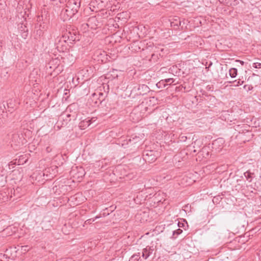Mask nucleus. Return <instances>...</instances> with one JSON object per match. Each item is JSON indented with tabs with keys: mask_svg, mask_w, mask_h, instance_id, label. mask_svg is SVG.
Here are the masks:
<instances>
[{
	"mask_svg": "<svg viewBox=\"0 0 261 261\" xmlns=\"http://www.w3.org/2000/svg\"><path fill=\"white\" fill-rule=\"evenodd\" d=\"M97 97V95L96 94V93H94L92 94V98H93V99H96Z\"/></svg>",
	"mask_w": 261,
	"mask_h": 261,
	"instance_id": "31",
	"label": "nucleus"
},
{
	"mask_svg": "<svg viewBox=\"0 0 261 261\" xmlns=\"http://www.w3.org/2000/svg\"><path fill=\"white\" fill-rule=\"evenodd\" d=\"M243 83L244 81H241V80H239L238 81L236 80L232 82H230V83H233L235 86H239V85H241L243 84Z\"/></svg>",
	"mask_w": 261,
	"mask_h": 261,
	"instance_id": "23",
	"label": "nucleus"
},
{
	"mask_svg": "<svg viewBox=\"0 0 261 261\" xmlns=\"http://www.w3.org/2000/svg\"><path fill=\"white\" fill-rule=\"evenodd\" d=\"M2 115V114H0V126H1L2 123V122H3L2 119V118H1V115Z\"/></svg>",
	"mask_w": 261,
	"mask_h": 261,
	"instance_id": "35",
	"label": "nucleus"
},
{
	"mask_svg": "<svg viewBox=\"0 0 261 261\" xmlns=\"http://www.w3.org/2000/svg\"><path fill=\"white\" fill-rule=\"evenodd\" d=\"M225 143V140L222 138H219L215 140L212 143V145L215 147H222Z\"/></svg>",
	"mask_w": 261,
	"mask_h": 261,
	"instance_id": "13",
	"label": "nucleus"
},
{
	"mask_svg": "<svg viewBox=\"0 0 261 261\" xmlns=\"http://www.w3.org/2000/svg\"><path fill=\"white\" fill-rule=\"evenodd\" d=\"M178 227H182L184 226V224L182 223H180V222H178Z\"/></svg>",
	"mask_w": 261,
	"mask_h": 261,
	"instance_id": "34",
	"label": "nucleus"
},
{
	"mask_svg": "<svg viewBox=\"0 0 261 261\" xmlns=\"http://www.w3.org/2000/svg\"><path fill=\"white\" fill-rule=\"evenodd\" d=\"M253 66L255 68L260 69L261 68V63H253Z\"/></svg>",
	"mask_w": 261,
	"mask_h": 261,
	"instance_id": "27",
	"label": "nucleus"
},
{
	"mask_svg": "<svg viewBox=\"0 0 261 261\" xmlns=\"http://www.w3.org/2000/svg\"><path fill=\"white\" fill-rule=\"evenodd\" d=\"M67 110H68H68H69L70 111H73V109H71V110H68V109H67Z\"/></svg>",
	"mask_w": 261,
	"mask_h": 261,
	"instance_id": "42",
	"label": "nucleus"
},
{
	"mask_svg": "<svg viewBox=\"0 0 261 261\" xmlns=\"http://www.w3.org/2000/svg\"><path fill=\"white\" fill-rule=\"evenodd\" d=\"M62 38L70 41L79 40V35L76 34V31L74 30L66 31V32L62 35Z\"/></svg>",
	"mask_w": 261,
	"mask_h": 261,
	"instance_id": "2",
	"label": "nucleus"
},
{
	"mask_svg": "<svg viewBox=\"0 0 261 261\" xmlns=\"http://www.w3.org/2000/svg\"><path fill=\"white\" fill-rule=\"evenodd\" d=\"M156 86L158 88H161L162 86H163V84H159V82L156 84Z\"/></svg>",
	"mask_w": 261,
	"mask_h": 261,
	"instance_id": "33",
	"label": "nucleus"
},
{
	"mask_svg": "<svg viewBox=\"0 0 261 261\" xmlns=\"http://www.w3.org/2000/svg\"><path fill=\"white\" fill-rule=\"evenodd\" d=\"M73 173H79V175L78 176V177H83L85 175L84 169L82 167H76L75 168H73L71 171V175L72 176H73Z\"/></svg>",
	"mask_w": 261,
	"mask_h": 261,
	"instance_id": "10",
	"label": "nucleus"
},
{
	"mask_svg": "<svg viewBox=\"0 0 261 261\" xmlns=\"http://www.w3.org/2000/svg\"><path fill=\"white\" fill-rule=\"evenodd\" d=\"M99 97L98 98V101H96L95 102V104H97L98 103H101L104 100L103 94L101 92H99Z\"/></svg>",
	"mask_w": 261,
	"mask_h": 261,
	"instance_id": "21",
	"label": "nucleus"
},
{
	"mask_svg": "<svg viewBox=\"0 0 261 261\" xmlns=\"http://www.w3.org/2000/svg\"><path fill=\"white\" fill-rule=\"evenodd\" d=\"M0 258H1L2 261H9L8 257L7 254L0 253Z\"/></svg>",
	"mask_w": 261,
	"mask_h": 261,
	"instance_id": "25",
	"label": "nucleus"
},
{
	"mask_svg": "<svg viewBox=\"0 0 261 261\" xmlns=\"http://www.w3.org/2000/svg\"><path fill=\"white\" fill-rule=\"evenodd\" d=\"M207 148H202V149L198 151V156L202 155L204 158H207L210 155L209 151L206 149Z\"/></svg>",
	"mask_w": 261,
	"mask_h": 261,
	"instance_id": "15",
	"label": "nucleus"
},
{
	"mask_svg": "<svg viewBox=\"0 0 261 261\" xmlns=\"http://www.w3.org/2000/svg\"><path fill=\"white\" fill-rule=\"evenodd\" d=\"M43 17L42 15L39 16L37 18V21L40 23L39 26H40V29L37 30V34H39V36H41L42 35V28L45 29L47 27V25L48 24V20L47 19H45V21L42 23L43 21Z\"/></svg>",
	"mask_w": 261,
	"mask_h": 261,
	"instance_id": "4",
	"label": "nucleus"
},
{
	"mask_svg": "<svg viewBox=\"0 0 261 261\" xmlns=\"http://www.w3.org/2000/svg\"><path fill=\"white\" fill-rule=\"evenodd\" d=\"M66 7L68 8L72 12V14L74 15L78 11L80 8V5H76V6H73V1H69Z\"/></svg>",
	"mask_w": 261,
	"mask_h": 261,
	"instance_id": "9",
	"label": "nucleus"
},
{
	"mask_svg": "<svg viewBox=\"0 0 261 261\" xmlns=\"http://www.w3.org/2000/svg\"><path fill=\"white\" fill-rule=\"evenodd\" d=\"M0 261H2L1 258H0Z\"/></svg>",
	"mask_w": 261,
	"mask_h": 261,
	"instance_id": "43",
	"label": "nucleus"
},
{
	"mask_svg": "<svg viewBox=\"0 0 261 261\" xmlns=\"http://www.w3.org/2000/svg\"><path fill=\"white\" fill-rule=\"evenodd\" d=\"M160 152L158 150L147 149L143 151V156L146 161L153 162L160 156Z\"/></svg>",
	"mask_w": 261,
	"mask_h": 261,
	"instance_id": "1",
	"label": "nucleus"
},
{
	"mask_svg": "<svg viewBox=\"0 0 261 261\" xmlns=\"http://www.w3.org/2000/svg\"><path fill=\"white\" fill-rule=\"evenodd\" d=\"M100 217L99 216H96L95 218H91V219H88L87 220L85 223L86 224H91L93 222H94L95 220H96L97 219L99 218Z\"/></svg>",
	"mask_w": 261,
	"mask_h": 261,
	"instance_id": "24",
	"label": "nucleus"
},
{
	"mask_svg": "<svg viewBox=\"0 0 261 261\" xmlns=\"http://www.w3.org/2000/svg\"><path fill=\"white\" fill-rule=\"evenodd\" d=\"M6 106L7 107L8 111L12 112V111L14 110L16 107L15 100L10 99L6 102Z\"/></svg>",
	"mask_w": 261,
	"mask_h": 261,
	"instance_id": "11",
	"label": "nucleus"
},
{
	"mask_svg": "<svg viewBox=\"0 0 261 261\" xmlns=\"http://www.w3.org/2000/svg\"><path fill=\"white\" fill-rule=\"evenodd\" d=\"M67 40L63 39L62 37L58 38L56 41V48L59 51H64L67 49L66 42Z\"/></svg>",
	"mask_w": 261,
	"mask_h": 261,
	"instance_id": "3",
	"label": "nucleus"
},
{
	"mask_svg": "<svg viewBox=\"0 0 261 261\" xmlns=\"http://www.w3.org/2000/svg\"><path fill=\"white\" fill-rule=\"evenodd\" d=\"M13 138H17V135H14Z\"/></svg>",
	"mask_w": 261,
	"mask_h": 261,
	"instance_id": "37",
	"label": "nucleus"
},
{
	"mask_svg": "<svg viewBox=\"0 0 261 261\" xmlns=\"http://www.w3.org/2000/svg\"><path fill=\"white\" fill-rule=\"evenodd\" d=\"M23 247V248H28V246H23V247Z\"/></svg>",
	"mask_w": 261,
	"mask_h": 261,
	"instance_id": "40",
	"label": "nucleus"
},
{
	"mask_svg": "<svg viewBox=\"0 0 261 261\" xmlns=\"http://www.w3.org/2000/svg\"><path fill=\"white\" fill-rule=\"evenodd\" d=\"M194 153H195L197 152V150H195V149H194L193 151H192Z\"/></svg>",
	"mask_w": 261,
	"mask_h": 261,
	"instance_id": "38",
	"label": "nucleus"
},
{
	"mask_svg": "<svg viewBox=\"0 0 261 261\" xmlns=\"http://www.w3.org/2000/svg\"><path fill=\"white\" fill-rule=\"evenodd\" d=\"M99 22L97 21L96 17H90L87 21V25L89 27H90L91 29H95L96 27L98 25V23Z\"/></svg>",
	"mask_w": 261,
	"mask_h": 261,
	"instance_id": "8",
	"label": "nucleus"
},
{
	"mask_svg": "<svg viewBox=\"0 0 261 261\" xmlns=\"http://www.w3.org/2000/svg\"><path fill=\"white\" fill-rule=\"evenodd\" d=\"M91 123L90 119H85L80 123L79 127L81 129H85L86 127L89 126Z\"/></svg>",
	"mask_w": 261,
	"mask_h": 261,
	"instance_id": "14",
	"label": "nucleus"
},
{
	"mask_svg": "<svg viewBox=\"0 0 261 261\" xmlns=\"http://www.w3.org/2000/svg\"><path fill=\"white\" fill-rule=\"evenodd\" d=\"M70 114H68L67 115V117H70Z\"/></svg>",
	"mask_w": 261,
	"mask_h": 261,
	"instance_id": "41",
	"label": "nucleus"
},
{
	"mask_svg": "<svg viewBox=\"0 0 261 261\" xmlns=\"http://www.w3.org/2000/svg\"><path fill=\"white\" fill-rule=\"evenodd\" d=\"M3 196V202H5L6 201H7L8 199V197L6 195V193H0V198H1V197Z\"/></svg>",
	"mask_w": 261,
	"mask_h": 261,
	"instance_id": "26",
	"label": "nucleus"
},
{
	"mask_svg": "<svg viewBox=\"0 0 261 261\" xmlns=\"http://www.w3.org/2000/svg\"><path fill=\"white\" fill-rule=\"evenodd\" d=\"M229 72L230 76L231 77L233 78L236 77V76L237 75L238 70L235 68H232L229 69Z\"/></svg>",
	"mask_w": 261,
	"mask_h": 261,
	"instance_id": "19",
	"label": "nucleus"
},
{
	"mask_svg": "<svg viewBox=\"0 0 261 261\" xmlns=\"http://www.w3.org/2000/svg\"><path fill=\"white\" fill-rule=\"evenodd\" d=\"M236 61L237 62H239L242 65H244V62L243 61L237 60Z\"/></svg>",
	"mask_w": 261,
	"mask_h": 261,
	"instance_id": "32",
	"label": "nucleus"
},
{
	"mask_svg": "<svg viewBox=\"0 0 261 261\" xmlns=\"http://www.w3.org/2000/svg\"><path fill=\"white\" fill-rule=\"evenodd\" d=\"M154 250L153 247L147 246L144 248L142 250V256L145 259H146Z\"/></svg>",
	"mask_w": 261,
	"mask_h": 261,
	"instance_id": "7",
	"label": "nucleus"
},
{
	"mask_svg": "<svg viewBox=\"0 0 261 261\" xmlns=\"http://www.w3.org/2000/svg\"><path fill=\"white\" fill-rule=\"evenodd\" d=\"M133 115H134V113H132L130 114V117H132Z\"/></svg>",
	"mask_w": 261,
	"mask_h": 261,
	"instance_id": "39",
	"label": "nucleus"
},
{
	"mask_svg": "<svg viewBox=\"0 0 261 261\" xmlns=\"http://www.w3.org/2000/svg\"><path fill=\"white\" fill-rule=\"evenodd\" d=\"M182 21L180 20V18L178 17H175L173 18V20L171 21V26L174 27L175 29L178 28L179 25H181Z\"/></svg>",
	"mask_w": 261,
	"mask_h": 261,
	"instance_id": "12",
	"label": "nucleus"
},
{
	"mask_svg": "<svg viewBox=\"0 0 261 261\" xmlns=\"http://www.w3.org/2000/svg\"><path fill=\"white\" fill-rule=\"evenodd\" d=\"M61 15L63 17L64 21L70 20L74 15L72 14L71 11L66 7V9H63L61 12Z\"/></svg>",
	"mask_w": 261,
	"mask_h": 261,
	"instance_id": "5",
	"label": "nucleus"
},
{
	"mask_svg": "<svg viewBox=\"0 0 261 261\" xmlns=\"http://www.w3.org/2000/svg\"><path fill=\"white\" fill-rule=\"evenodd\" d=\"M76 109V105H75V103H73L72 105L69 106L68 108V110L73 109V111L75 110Z\"/></svg>",
	"mask_w": 261,
	"mask_h": 261,
	"instance_id": "28",
	"label": "nucleus"
},
{
	"mask_svg": "<svg viewBox=\"0 0 261 261\" xmlns=\"http://www.w3.org/2000/svg\"><path fill=\"white\" fill-rule=\"evenodd\" d=\"M140 258V253L134 254L129 259V261H138Z\"/></svg>",
	"mask_w": 261,
	"mask_h": 261,
	"instance_id": "20",
	"label": "nucleus"
},
{
	"mask_svg": "<svg viewBox=\"0 0 261 261\" xmlns=\"http://www.w3.org/2000/svg\"><path fill=\"white\" fill-rule=\"evenodd\" d=\"M136 139L138 140V139H139V138H136ZM135 138H133V139H129V141L130 142V145H133V143H135Z\"/></svg>",
	"mask_w": 261,
	"mask_h": 261,
	"instance_id": "30",
	"label": "nucleus"
},
{
	"mask_svg": "<svg viewBox=\"0 0 261 261\" xmlns=\"http://www.w3.org/2000/svg\"><path fill=\"white\" fill-rule=\"evenodd\" d=\"M174 81V80L172 78L166 79L159 82V84H163V86L165 87L168 83H173Z\"/></svg>",
	"mask_w": 261,
	"mask_h": 261,
	"instance_id": "18",
	"label": "nucleus"
},
{
	"mask_svg": "<svg viewBox=\"0 0 261 261\" xmlns=\"http://www.w3.org/2000/svg\"><path fill=\"white\" fill-rule=\"evenodd\" d=\"M244 88L246 90V91H249V90H251L252 89L253 87L251 86H250V85H245L244 86Z\"/></svg>",
	"mask_w": 261,
	"mask_h": 261,
	"instance_id": "29",
	"label": "nucleus"
},
{
	"mask_svg": "<svg viewBox=\"0 0 261 261\" xmlns=\"http://www.w3.org/2000/svg\"><path fill=\"white\" fill-rule=\"evenodd\" d=\"M137 94L139 95H144L150 91L149 88L146 85H139L137 88Z\"/></svg>",
	"mask_w": 261,
	"mask_h": 261,
	"instance_id": "6",
	"label": "nucleus"
},
{
	"mask_svg": "<svg viewBox=\"0 0 261 261\" xmlns=\"http://www.w3.org/2000/svg\"><path fill=\"white\" fill-rule=\"evenodd\" d=\"M224 5L229 6H236L238 4L239 2L237 0H225Z\"/></svg>",
	"mask_w": 261,
	"mask_h": 261,
	"instance_id": "16",
	"label": "nucleus"
},
{
	"mask_svg": "<svg viewBox=\"0 0 261 261\" xmlns=\"http://www.w3.org/2000/svg\"><path fill=\"white\" fill-rule=\"evenodd\" d=\"M254 174L253 173H251L249 171H247L246 172L244 173V175L245 177H246V179L249 182H251L252 180L253 176L252 175Z\"/></svg>",
	"mask_w": 261,
	"mask_h": 261,
	"instance_id": "17",
	"label": "nucleus"
},
{
	"mask_svg": "<svg viewBox=\"0 0 261 261\" xmlns=\"http://www.w3.org/2000/svg\"><path fill=\"white\" fill-rule=\"evenodd\" d=\"M219 2L221 4H223L224 5V2H225V0H219Z\"/></svg>",
	"mask_w": 261,
	"mask_h": 261,
	"instance_id": "36",
	"label": "nucleus"
},
{
	"mask_svg": "<svg viewBox=\"0 0 261 261\" xmlns=\"http://www.w3.org/2000/svg\"><path fill=\"white\" fill-rule=\"evenodd\" d=\"M182 230L180 228H178L176 230H174L173 231V236L171 237V238L175 239L176 237H173L174 236H175V235L178 236V235L181 234L182 233Z\"/></svg>",
	"mask_w": 261,
	"mask_h": 261,
	"instance_id": "22",
	"label": "nucleus"
}]
</instances>
